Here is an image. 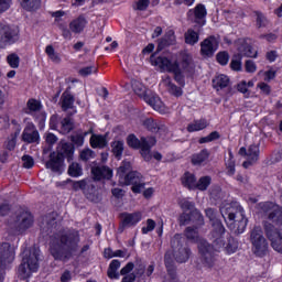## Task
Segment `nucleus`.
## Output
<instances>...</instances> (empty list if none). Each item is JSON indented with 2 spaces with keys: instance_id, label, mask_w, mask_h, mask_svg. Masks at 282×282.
Instances as JSON below:
<instances>
[{
  "instance_id": "obj_1",
  "label": "nucleus",
  "mask_w": 282,
  "mask_h": 282,
  "mask_svg": "<svg viewBox=\"0 0 282 282\" xmlns=\"http://www.w3.org/2000/svg\"><path fill=\"white\" fill-rule=\"evenodd\" d=\"M151 65L156 67L162 74L169 73L173 74L174 80L178 85L184 86V74L185 72H191L193 69V57L188 53H181L177 57L175 56H155L150 57Z\"/></svg>"
},
{
  "instance_id": "obj_2",
  "label": "nucleus",
  "mask_w": 282,
  "mask_h": 282,
  "mask_svg": "<svg viewBox=\"0 0 282 282\" xmlns=\"http://www.w3.org/2000/svg\"><path fill=\"white\" fill-rule=\"evenodd\" d=\"M79 241L80 236L76 230L57 234L51 241L52 257L55 261L67 263L74 257V252L78 250Z\"/></svg>"
},
{
  "instance_id": "obj_3",
  "label": "nucleus",
  "mask_w": 282,
  "mask_h": 282,
  "mask_svg": "<svg viewBox=\"0 0 282 282\" xmlns=\"http://www.w3.org/2000/svg\"><path fill=\"white\" fill-rule=\"evenodd\" d=\"M220 214L232 232L236 235L246 232L248 218H246L243 207L226 204L220 207Z\"/></svg>"
},
{
  "instance_id": "obj_4",
  "label": "nucleus",
  "mask_w": 282,
  "mask_h": 282,
  "mask_svg": "<svg viewBox=\"0 0 282 282\" xmlns=\"http://www.w3.org/2000/svg\"><path fill=\"white\" fill-rule=\"evenodd\" d=\"M212 241L216 252L225 250L226 254H235L239 248V242L226 232L224 224L216 223L212 230Z\"/></svg>"
},
{
  "instance_id": "obj_5",
  "label": "nucleus",
  "mask_w": 282,
  "mask_h": 282,
  "mask_svg": "<svg viewBox=\"0 0 282 282\" xmlns=\"http://www.w3.org/2000/svg\"><path fill=\"white\" fill-rule=\"evenodd\" d=\"M41 251L36 248L26 249L22 253V262L18 268L19 279H30L34 272H39Z\"/></svg>"
},
{
  "instance_id": "obj_6",
  "label": "nucleus",
  "mask_w": 282,
  "mask_h": 282,
  "mask_svg": "<svg viewBox=\"0 0 282 282\" xmlns=\"http://www.w3.org/2000/svg\"><path fill=\"white\" fill-rule=\"evenodd\" d=\"M215 246L210 245L206 240H199L198 243V261L200 268H205V270H213L215 268V263H217V254H215Z\"/></svg>"
},
{
  "instance_id": "obj_7",
  "label": "nucleus",
  "mask_w": 282,
  "mask_h": 282,
  "mask_svg": "<svg viewBox=\"0 0 282 282\" xmlns=\"http://www.w3.org/2000/svg\"><path fill=\"white\" fill-rule=\"evenodd\" d=\"M251 251L256 257H265L270 245L268 239L263 236L261 227H254L250 232Z\"/></svg>"
},
{
  "instance_id": "obj_8",
  "label": "nucleus",
  "mask_w": 282,
  "mask_h": 282,
  "mask_svg": "<svg viewBox=\"0 0 282 282\" xmlns=\"http://www.w3.org/2000/svg\"><path fill=\"white\" fill-rule=\"evenodd\" d=\"M158 141L153 137L141 138L139 141L138 138L133 134L128 137V145L132 149H141V155L145 162H151L153 155H151V148L155 147Z\"/></svg>"
},
{
  "instance_id": "obj_9",
  "label": "nucleus",
  "mask_w": 282,
  "mask_h": 282,
  "mask_svg": "<svg viewBox=\"0 0 282 282\" xmlns=\"http://www.w3.org/2000/svg\"><path fill=\"white\" fill-rule=\"evenodd\" d=\"M88 23L89 21L87 20V17H85V14H80L69 22L68 29L67 26H59L63 39L72 41L73 34H83Z\"/></svg>"
},
{
  "instance_id": "obj_10",
  "label": "nucleus",
  "mask_w": 282,
  "mask_h": 282,
  "mask_svg": "<svg viewBox=\"0 0 282 282\" xmlns=\"http://www.w3.org/2000/svg\"><path fill=\"white\" fill-rule=\"evenodd\" d=\"M182 243H184V238L180 234H176L171 240V246L174 250V259L177 263H186V261L191 259V249L183 247Z\"/></svg>"
},
{
  "instance_id": "obj_11",
  "label": "nucleus",
  "mask_w": 282,
  "mask_h": 282,
  "mask_svg": "<svg viewBox=\"0 0 282 282\" xmlns=\"http://www.w3.org/2000/svg\"><path fill=\"white\" fill-rule=\"evenodd\" d=\"M264 232L269 241H271L273 250L282 254V229H276L274 225L264 223Z\"/></svg>"
},
{
  "instance_id": "obj_12",
  "label": "nucleus",
  "mask_w": 282,
  "mask_h": 282,
  "mask_svg": "<svg viewBox=\"0 0 282 282\" xmlns=\"http://www.w3.org/2000/svg\"><path fill=\"white\" fill-rule=\"evenodd\" d=\"M142 221V212L122 213L120 215V224L118 232L122 234L127 228H135Z\"/></svg>"
},
{
  "instance_id": "obj_13",
  "label": "nucleus",
  "mask_w": 282,
  "mask_h": 282,
  "mask_svg": "<svg viewBox=\"0 0 282 282\" xmlns=\"http://www.w3.org/2000/svg\"><path fill=\"white\" fill-rule=\"evenodd\" d=\"M32 224H34V217H32V214H30V212H20L17 214L13 221L10 223V228L18 232H22V230L31 228Z\"/></svg>"
},
{
  "instance_id": "obj_14",
  "label": "nucleus",
  "mask_w": 282,
  "mask_h": 282,
  "mask_svg": "<svg viewBox=\"0 0 282 282\" xmlns=\"http://www.w3.org/2000/svg\"><path fill=\"white\" fill-rule=\"evenodd\" d=\"M121 184L126 186H132L131 191L133 193H142L144 191V178L140 172H130L126 175L124 180L121 181Z\"/></svg>"
},
{
  "instance_id": "obj_15",
  "label": "nucleus",
  "mask_w": 282,
  "mask_h": 282,
  "mask_svg": "<svg viewBox=\"0 0 282 282\" xmlns=\"http://www.w3.org/2000/svg\"><path fill=\"white\" fill-rule=\"evenodd\" d=\"M259 145L252 144L248 148V150L242 147L239 150V155H243L247 161L242 163L243 169H248L249 166H252V164H257L259 162Z\"/></svg>"
},
{
  "instance_id": "obj_16",
  "label": "nucleus",
  "mask_w": 282,
  "mask_h": 282,
  "mask_svg": "<svg viewBox=\"0 0 282 282\" xmlns=\"http://www.w3.org/2000/svg\"><path fill=\"white\" fill-rule=\"evenodd\" d=\"M14 247L10 243L4 242L0 246V282H3V263H12L14 261Z\"/></svg>"
},
{
  "instance_id": "obj_17",
  "label": "nucleus",
  "mask_w": 282,
  "mask_h": 282,
  "mask_svg": "<svg viewBox=\"0 0 282 282\" xmlns=\"http://www.w3.org/2000/svg\"><path fill=\"white\" fill-rule=\"evenodd\" d=\"M219 48V40L215 36H209L205 39L200 43V54L202 56H207V58H210V56L215 55V52Z\"/></svg>"
},
{
  "instance_id": "obj_18",
  "label": "nucleus",
  "mask_w": 282,
  "mask_h": 282,
  "mask_svg": "<svg viewBox=\"0 0 282 282\" xmlns=\"http://www.w3.org/2000/svg\"><path fill=\"white\" fill-rule=\"evenodd\" d=\"M178 221L181 226H188L191 221H193V224H197L198 226H202L204 224V216H202V213H199V210L194 209L189 213L184 212L180 216Z\"/></svg>"
},
{
  "instance_id": "obj_19",
  "label": "nucleus",
  "mask_w": 282,
  "mask_h": 282,
  "mask_svg": "<svg viewBox=\"0 0 282 282\" xmlns=\"http://www.w3.org/2000/svg\"><path fill=\"white\" fill-rule=\"evenodd\" d=\"M19 41V31L9 25L0 24V43H17Z\"/></svg>"
},
{
  "instance_id": "obj_20",
  "label": "nucleus",
  "mask_w": 282,
  "mask_h": 282,
  "mask_svg": "<svg viewBox=\"0 0 282 282\" xmlns=\"http://www.w3.org/2000/svg\"><path fill=\"white\" fill-rule=\"evenodd\" d=\"M39 130H36V126L34 123L29 122L26 123L23 132H22V140L23 142H28V144H32L34 142H39L40 140Z\"/></svg>"
},
{
  "instance_id": "obj_21",
  "label": "nucleus",
  "mask_w": 282,
  "mask_h": 282,
  "mask_svg": "<svg viewBox=\"0 0 282 282\" xmlns=\"http://www.w3.org/2000/svg\"><path fill=\"white\" fill-rule=\"evenodd\" d=\"M144 101L154 109V111H159V113H166L167 109L162 99L158 97L154 93H150L144 96Z\"/></svg>"
},
{
  "instance_id": "obj_22",
  "label": "nucleus",
  "mask_w": 282,
  "mask_h": 282,
  "mask_svg": "<svg viewBox=\"0 0 282 282\" xmlns=\"http://www.w3.org/2000/svg\"><path fill=\"white\" fill-rule=\"evenodd\" d=\"M91 174L94 180H111L113 177V171L107 165H97L91 167Z\"/></svg>"
},
{
  "instance_id": "obj_23",
  "label": "nucleus",
  "mask_w": 282,
  "mask_h": 282,
  "mask_svg": "<svg viewBox=\"0 0 282 282\" xmlns=\"http://www.w3.org/2000/svg\"><path fill=\"white\" fill-rule=\"evenodd\" d=\"M46 169H50L53 173H63V156L51 153L50 160L46 162Z\"/></svg>"
},
{
  "instance_id": "obj_24",
  "label": "nucleus",
  "mask_w": 282,
  "mask_h": 282,
  "mask_svg": "<svg viewBox=\"0 0 282 282\" xmlns=\"http://www.w3.org/2000/svg\"><path fill=\"white\" fill-rule=\"evenodd\" d=\"M42 107L41 101L36 99H29L24 112L29 116H36V113H40L41 120H45V112H41Z\"/></svg>"
},
{
  "instance_id": "obj_25",
  "label": "nucleus",
  "mask_w": 282,
  "mask_h": 282,
  "mask_svg": "<svg viewBox=\"0 0 282 282\" xmlns=\"http://www.w3.org/2000/svg\"><path fill=\"white\" fill-rule=\"evenodd\" d=\"M56 155H59L62 160H64V158H67V160H72L74 155V145L63 141L59 142Z\"/></svg>"
},
{
  "instance_id": "obj_26",
  "label": "nucleus",
  "mask_w": 282,
  "mask_h": 282,
  "mask_svg": "<svg viewBox=\"0 0 282 282\" xmlns=\"http://www.w3.org/2000/svg\"><path fill=\"white\" fill-rule=\"evenodd\" d=\"M230 86V78L227 75L220 74L213 79V87L216 91L226 89Z\"/></svg>"
},
{
  "instance_id": "obj_27",
  "label": "nucleus",
  "mask_w": 282,
  "mask_h": 282,
  "mask_svg": "<svg viewBox=\"0 0 282 282\" xmlns=\"http://www.w3.org/2000/svg\"><path fill=\"white\" fill-rule=\"evenodd\" d=\"M161 85H163V87H166L167 91H170V94H172L173 96H182V88L175 86L169 75H165L163 77Z\"/></svg>"
},
{
  "instance_id": "obj_28",
  "label": "nucleus",
  "mask_w": 282,
  "mask_h": 282,
  "mask_svg": "<svg viewBox=\"0 0 282 282\" xmlns=\"http://www.w3.org/2000/svg\"><path fill=\"white\" fill-rule=\"evenodd\" d=\"M107 144H108L107 135L93 134L90 137V147H93V149H105Z\"/></svg>"
},
{
  "instance_id": "obj_29",
  "label": "nucleus",
  "mask_w": 282,
  "mask_h": 282,
  "mask_svg": "<svg viewBox=\"0 0 282 282\" xmlns=\"http://www.w3.org/2000/svg\"><path fill=\"white\" fill-rule=\"evenodd\" d=\"M73 129L74 120H72L69 117H66L59 121L57 131H59V133L63 135H67V133H69Z\"/></svg>"
},
{
  "instance_id": "obj_30",
  "label": "nucleus",
  "mask_w": 282,
  "mask_h": 282,
  "mask_svg": "<svg viewBox=\"0 0 282 282\" xmlns=\"http://www.w3.org/2000/svg\"><path fill=\"white\" fill-rule=\"evenodd\" d=\"M167 45H175V33L173 31H169L164 37L159 41L158 51L162 52Z\"/></svg>"
},
{
  "instance_id": "obj_31",
  "label": "nucleus",
  "mask_w": 282,
  "mask_h": 282,
  "mask_svg": "<svg viewBox=\"0 0 282 282\" xmlns=\"http://www.w3.org/2000/svg\"><path fill=\"white\" fill-rule=\"evenodd\" d=\"M210 158V152L207 149L202 150L200 152L192 155V164L194 166H199V164H204Z\"/></svg>"
},
{
  "instance_id": "obj_32",
  "label": "nucleus",
  "mask_w": 282,
  "mask_h": 282,
  "mask_svg": "<svg viewBox=\"0 0 282 282\" xmlns=\"http://www.w3.org/2000/svg\"><path fill=\"white\" fill-rule=\"evenodd\" d=\"M186 45H197L199 43V32L188 29L184 34Z\"/></svg>"
},
{
  "instance_id": "obj_33",
  "label": "nucleus",
  "mask_w": 282,
  "mask_h": 282,
  "mask_svg": "<svg viewBox=\"0 0 282 282\" xmlns=\"http://www.w3.org/2000/svg\"><path fill=\"white\" fill-rule=\"evenodd\" d=\"M182 184L185 188H196L197 186V178H195V174L191 172H186L182 177Z\"/></svg>"
},
{
  "instance_id": "obj_34",
  "label": "nucleus",
  "mask_w": 282,
  "mask_h": 282,
  "mask_svg": "<svg viewBox=\"0 0 282 282\" xmlns=\"http://www.w3.org/2000/svg\"><path fill=\"white\" fill-rule=\"evenodd\" d=\"M279 205L272 203V202H264L258 204V210L259 213H262V215H267V217H270V214L274 212Z\"/></svg>"
},
{
  "instance_id": "obj_35",
  "label": "nucleus",
  "mask_w": 282,
  "mask_h": 282,
  "mask_svg": "<svg viewBox=\"0 0 282 282\" xmlns=\"http://www.w3.org/2000/svg\"><path fill=\"white\" fill-rule=\"evenodd\" d=\"M20 133H21V126L18 124L15 128V132L12 133L8 138L7 142L4 143V147L6 149H8V151H14V148L17 147V138H19Z\"/></svg>"
},
{
  "instance_id": "obj_36",
  "label": "nucleus",
  "mask_w": 282,
  "mask_h": 282,
  "mask_svg": "<svg viewBox=\"0 0 282 282\" xmlns=\"http://www.w3.org/2000/svg\"><path fill=\"white\" fill-rule=\"evenodd\" d=\"M206 127H208V121L206 119L195 120L187 126V131L189 133L203 131V129H206Z\"/></svg>"
},
{
  "instance_id": "obj_37",
  "label": "nucleus",
  "mask_w": 282,
  "mask_h": 282,
  "mask_svg": "<svg viewBox=\"0 0 282 282\" xmlns=\"http://www.w3.org/2000/svg\"><path fill=\"white\" fill-rule=\"evenodd\" d=\"M238 52L240 56L257 58V51H254V48H252V46H250L248 43H242V45L238 47Z\"/></svg>"
},
{
  "instance_id": "obj_38",
  "label": "nucleus",
  "mask_w": 282,
  "mask_h": 282,
  "mask_svg": "<svg viewBox=\"0 0 282 282\" xmlns=\"http://www.w3.org/2000/svg\"><path fill=\"white\" fill-rule=\"evenodd\" d=\"M268 219L275 226H282V207L278 205V207H275V209L269 214Z\"/></svg>"
},
{
  "instance_id": "obj_39",
  "label": "nucleus",
  "mask_w": 282,
  "mask_h": 282,
  "mask_svg": "<svg viewBox=\"0 0 282 282\" xmlns=\"http://www.w3.org/2000/svg\"><path fill=\"white\" fill-rule=\"evenodd\" d=\"M185 237L189 239V241H194L195 243H199V241H205L204 239L199 238L197 227H187L185 229Z\"/></svg>"
},
{
  "instance_id": "obj_40",
  "label": "nucleus",
  "mask_w": 282,
  "mask_h": 282,
  "mask_svg": "<svg viewBox=\"0 0 282 282\" xmlns=\"http://www.w3.org/2000/svg\"><path fill=\"white\" fill-rule=\"evenodd\" d=\"M120 269L119 260H112L108 268V278L109 279H120V274H118V270Z\"/></svg>"
},
{
  "instance_id": "obj_41",
  "label": "nucleus",
  "mask_w": 282,
  "mask_h": 282,
  "mask_svg": "<svg viewBox=\"0 0 282 282\" xmlns=\"http://www.w3.org/2000/svg\"><path fill=\"white\" fill-rule=\"evenodd\" d=\"M111 149L115 158L120 160L122 158V153H124V141H113L111 143Z\"/></svg>"
},
{
  "instance_id": "obj_42",
  "label": "nucleus",
  "mask_w": 282,
  "mask_h": 282,
  "mask_svg": "<svg viewBox=\"0 0 282 282\" xmlns=\"http://www.w3.org/2000/svg\"><path fill=\"white\" fill-rule=\"evenodd\" d=\"M143 127H145V129H148L149 131H152V133H158V131H162V127L153 118H148L143 120Z\"/></svg>"
},
{
  "instance_id": "obj_43",
  "label": "nucleus",
  "mask_w": 282,
  "mask_h": 282,
  "mask_svg": "<svg viewBox=\"0 0 282 282\" xmlns=\"http://www.w3.org/2000/svg\"><path fill=\"white\" fill-rule=\"evenodd\" d=\"M131 170V162L123 161L121 166L117 171V175L119 177L120 184L123 182V180L127 177V172Z\"/></svg>"
},
{
  "instance_id": "obj_44",
  "label": "nucleus",
  "mask_w": 282,
  "mask_h": 282,
  "mask_svg": "<svg viewBox=\"0 0 282 282\" xmlns=\"http://www.w3.org/2000/svg\"><path fill=\"white\" fill-rule=\"evenodd\" d=\"M74 107V96L69 93H64L62 95V109L67 111V109H72Z\"/></svg>"
},
{
  "instance_id": "obj_45",
  "label": "nucleus",
  "mask_w": 282,
  "mask_h": 282,
  "mask_svg": "<svg viewBox=\"0 0 282 282\" xmlns=\"http://www.w3.org/2000/svg\"><path fill=\"white\" fill-rule=\"evenodd\" d=\"M45 53L48 56L50 61H52V63H61V55L54 50V46L47 45L45 48Z\"/></svg>"
},
{
  "instance_id": "obj_46",
  "label": "nucleus",
  "mask_w": 282,
  "mask_h": 282,
  "mask_svg": "<svg viewBox=\"0 0 282 282\" xmlns=\"http://www.w3.org/2000/svg\"><path fill=\"white\" fill-rule=\"evenodd\" d=\"M21 6L24 10L30 12L39 9V6H41V0H21Z\"/></svg>"
},
{
  "instance_id": "obj_47",
  "label": "nucleus",
  "mask_w": 282,
  "mask_h": 282,
  "mask_svg": "<svg viewBox=\"0 0 282 282\" xmlns=\"http://www.w3.org/2000/svg\"><path fill=\"white\" fill-rule=\"evenodd\" d=\"M213 182V178L210 176H202L198 182H196V187L198 191H206L210 183Z\"/></svg>"
},
{
  "instance_id": "obj_48",
  "label": "nucleus",
  "mask_w": 282,
  "mask_h": 282,
  "mask_svg": "<svg viewBox=\"0 0 282 282\" xmlns=\"http://www.w3.org/2000/svg\"><path fill=\"white\" fill-rule=\"evenodd\" d=\"M68 175H70V177H80V175H83V166L78 163H72L68 166Z\"/></svg>"
},
{
  "instance_id": "obj_49",
  "label": "nucleus",
  "mask_w": 282,
  "mask_h": 282,
  "mask_svg": "<svg viewBox=\"0 0 282 282\" xmlns=\"http://www.w3.org/2000/svg\"><path fill=\"white\" fill-rule=\"evenodd\" d=\"M151 1L152 6H158V3H160L159 0H139L135 2L134 10H140L141 12H144V10L149 8V3H151Z\"/></svg>"
},
{
  "instance_id": "obj_50",
  "label": "nucleus",
  "mask_w": 282,
  "mask_h": 282,
  "mask_svg": "<svg viewBox=\"0 0 282 282\" xmlns=\"http://www.w3.org/2000/svg\"><path fill=\"white\" fill-rule=\"evenodd\" d=\"M7 62H8V65H10V67H12V69H19L21 58L19 57V55L17 53H12L7 56Z\"/></svg>"
},
{
  "instance_id": "obj_51",
  "label": "nucleus",
  "mask_w": 282,
  "mask_h": 282,
  "mask_svg": "<svg viewBox=\"0 0 282 282\" xmlns=\"http://www.w3.org/2000/svg\"><path fill=\"white\" fill-rule=\"evenodd\" d=\"M205 215L206 217H208L209 221H212V226H213V229L212 230H215V225L217 224H221V220L217 219V212L213 208H207L205 209Z\"/></svg>"
},
{
  "instance_id": "obj_52",
  "label": "nucleus",
  "mask_w": 282,
  "mask_h": 282,
  "mask_svg": "<svg viewBox=\"0 0 282 282\" xmlns=\"http://www.w3.org/2000/svg\"><path fill=\"white\" fill-rule=\"evenodd\" d=\"M79 158L83 162H89V160H94L96 158V153L91 149L86 148L82 150Z\"/></svg>"
},
{
  "instance_id": "obj_53",
  "label": "nucleus",
  "mask_w": 282,
  "mask_h": 282,
  "mask_svg": "<svg viewBox=\"0 0 282 282\" xmlns=\"http://www.w3.org/2000/svg\"><path fill=\"white\" fill-rule=\"evenodd\" d=\"M180 206L182 208V210H184V213H193V210H195V203L186 199V198H183L181 202H180Z\"/></svg>"
},
{
  "instance_id": "obj_54",
  "label": "nucleus",
  "mask_w": 282,
  "mask_h": 282,
  "mask_svg": "<svg viewBox=\"0 0 282 282\" xmlns=\"http://www.w3.org/2000/svg\"><path fill=\"white\" fill-rule=\"evenodd\" d=\"M153 230H155V220L149 218L145 221V226L141 228V232L142 235H149V232H153Z\"/></svg>"
},
{
  "instance_id": "obj_55",
  "label": "nucleus",
  "mask_w": 282,
  "mask_h": 282,
  "mask_svg": "<svg viewBox=\"0 0 282 282\" xmlns=\"http://www.w3.org/2000/svg\"><path fill=\"white\" fill-rule=\"evenodd\" d=\"M132 87H133V91L134 94H137V96H147L148 94H151V93H147V88H144V86L142 84H140L139 82H134L132 84Z\"/></svg>"
},
{
  "instance_id": "obj_56",
  "label": "nucleus",
  "mask_w": 282,
  "mask_h": 282,
  "mask_svg": "<svg viewBox=\"0 0 282 282\" xmlns=\"http://www.w3.org/2000/svg\"><path fill=\"white\" fill-rule=\"evenodd\" d=\"M195 19L198 21H202V19H205L207 12H206V7L204 4H197L195 8Z\"/></svg>"
},
{
  "instance_id": "obj_57",
  "label": "nucleus",
  "mask_w": 282,
  "mask_h": 282,
  "mask_svg": "<svg viewBox=\"0 0 282 282\" xmlns=\"http://www.w3.org/2000/svg\"><path fill=\"white\" fill-rule=\"evenodd\" d=\"M226 166L228 169V175H235V156L232 151L229 150V159L226 161Z\"/></svg>"
},
{
  "instance_id": "obj_58",
  "label": "nucleus",
  "mask_w": 282,
  "mask_h": 282,
  "mask_svg": "<svg viewBox=\"0 0 282 282\" xmlns=\"http://www.w3.org/2000/svg\"><path fill=\"white\" fill-rule=\"evenodd\" d=\"M230 67L234 72H241V55L231 59Z\"/></svg>"
},
{
  "instance_id": "obj_59",
  "label": "nucleus",
  "mask_w": 282,
  "mask_h": 282,
  "mask_svg": "<svg viewBox=\"0 0 282 282\" xmlns=\"http://www.w3.org/2000/svg\"><path fill=\"white\" fill-rule=\"evenodd\" d=\"M219 65H228V61H230V55L227 52H219L216 56Z\"/></svg>"
},
{
  "instance_id": "obj_60",
  "label": "nucleus",
  "mask_w": 282,
  "mask_h": 282,
  "mask_svg": "<svg viewBox=\"0 0 282 282\" xmlns=\"http://www.w3.org/2000/svg\"><path fill=\"white\" fill-rule=\"evenodd\" d=\"M96 72H98L96 66H88L79 69L78 74L79 76H90V74H96Z\"/></svg>"
},
{
  "instance_id": "obj_61",
  "label": "nucleus",
  "mask_w": 282,
  "mask_h": 282,
  "mask_svg": "<svg viewBox=\"0 0 282 282\" xmlns=\"http://www.w3.org/2000/svg\"><path fill=\"white\" fill-rule=\"evenodd\" d=\"M256 25L257 28H265L268 25V19L262 13H257Z\"/></svg>"
},
{
  "instance_id": "obj_62",
  "label": "nucleus",
  "mask_w": 282,
  "mask_h": 282,
  "mask_svg": "<svg viewBox=\"0 0 282 282\" xmlns=\"http://www.w3.org/2000/svg\"><path fill=\"white\" fill-rule=\"evenodd\" d=\"M22 162L24 169H32V166H34V159L30 155L22 156Z\"/></svg>"
},
{
  "instance_id": "obj_63",
  "label": "nucleus",
  "mask_w": 282,
  "mask_h": 282,
  "mask_svg": "<svg viewBox=\"0 0 282 282\" xmlns=\"http://www.w3.org/2000/svg\"><path fill=\"white\" fill-rule=\"evenodd\" d=\"M245 68L248 74H254V72H257V64H254L253 61L248 59L245 64Z\"/></svg>"
},
{
  "instance_id": "obj_64",
  "label": "nucleus",
  "mask_w": 282,
  "mask_h": 282,
  "mask_svg": "<svg viewBox=\"0 0 282 282\" xmlns=\"http://www.w3.org/2000/svg\"><path fill=\"white\" fill-rule=\"evenodd\" d=\"M72 142L76 147H83V144H85V137H83L82 134H75L72 137Z\"/></svg>"
}]
</instances>
